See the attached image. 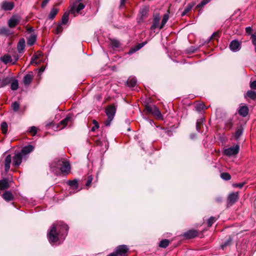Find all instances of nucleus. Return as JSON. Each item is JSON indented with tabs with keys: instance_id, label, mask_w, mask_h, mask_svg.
Returning <instances> with one entry per match:
<instances>
[{
	"instance_id": "72a5a7b5",
	"label": "nucleus",
	"mask_w": 256,
	"mask_h": 256,
	"mask_svg": "<svg viewBox=\"0 0 256 256\" xmlns=\"http://www.w3.org/2000/svg\"><path fill=\"white\" fill-rule=\"evenodd\" d=\"M154 108H156V106L154 105H150V104H146L145 106V110L150 114H152L154 112Z\"/></svg>"
},
{
	"instance_id": "7c9ffc66",
	"label": "nucleus",
	"mask_w": 256,
	"mask_h": 256,
	"mask_svg": "<svg viewBox=\"0 0 256 256\" xmlns=\"http://www.w3.org/2000/svg\"><path fill=\"white\" fill-rule=\"evenodd\" d=\"M18 88V82L17 80H14L12 82L10 85V88L12 90H16Z\"/></svg>"
},
{
	"instance_id": "6ab92c4d",
	"label": "nucleus",
	"mask_w": 256,
	"mask_h": 256,
	"mask_svg": "<svg viewBox=\"0 0 256 256\" xmlns=\"http://www.w3.org/2000/svg\"><path fill=\"white\" fill-rule=\"evenodd\" d=\"M248 108L246 106H242L240 108L238 114L241 116L245 117L248 114Z\"/></svg>"
},
{
	"instance_id": "09e8293b",
	"label": "nucleus",
	"mask_w": 256,
	"mask_h": 256,
	"mask_svg": "<svg viewBox=\"0 0 256 256\" xmlns=\"http://www.w3.org/2000/svg\"><path fill=\"white\" fill-rule=\"evenodd\" d=\"M9 30L6 27H2L0 28V34H6L7 35L8 34Z\"/></svg>"
},
{
	"instance_id": "69168bd1",
	"label": "nucleus",
	"mask_w": 256,
	"mask_h": 256,
	"mask_svg": "<svg viewBox=\"0 0 256 256\" xmlns=\"http://www.w3.org/2000/svg\"><path fill=\"white\" fill-rule=\"evenodd\" d=\"M108 256H118V254H116V252L115 250L114 252L108 254Z\"/></svg>"
},
{
	"instance_id": "338daca9",
	"label": "nucleus",
	"mask_w": 256,
	"mask_h": 256,
	"mask_svg": "<svg viewBox=\"0 0 256 256\" xmlns=\"http://www.w3.org/2000/svg\"><path fill=\"white\" fill-rule=\"evenodd\" d=\"M126 0H120V6H122L124 5Z\"/></svg>"
},
{
	"instance_id": "774afa93",
	"label": "nucleus",
	"mask_w": 256,
	"mask_h": 256,
	"mask_svg": "<svg viewBox=\"0 0 256 256\" xmlns=\"http://www.w3.org/2000/svg\"><path fill=\"white\" fill-rule=\"evenodd\" d=\"M222 200V198L220 197H218L216 198V201L218 202H221Z\"/></svg>"
},
{
	"instance_id": "412c9836",
	"label": "nucleus",
	"mask_w": 256,
	"mask_h": 256,
	"mask_svg": "<svg viewBox=\"0 0 256 256\" xmlns=\"http://www.w3.org/2000/svg\"><path fill=\"white\" fill-rule=\"evenodd\" d=\"M25 48V40L24 39L20 38L17 45V49L19 52H22Z\"/></svg>"
},
{
	"instance_id": "de8ad7c7",
	"label": "nucleus",
	"mask_w": 256,
	"mask_h": 256,
	"mask_svg": "<svg viewBox=\"0 0 256 256\" xmlns=\"http://www.w3.org/2000/svg\"><path fill=\"white\" fill-rule=\"evenodd\" d=\"M216 220V217L211 216L210 218H208V226H211L212 224L214 223V222Z\"/></svg>"
},
{
	"instance_id": "6e6d98bb",
	"label": "nucleus",
	"mask_w": 256,
	"mask_h": 256,
	"mask_svg": "<svg viewBox=\"0 0 256 256\" xmlns=\"http://www.w3.org/2000/svg\"><path fill=\"white\" fill-rule=\"evenodd\" d=\"M62 31V24H59L56 26V34H59Z\"/></svg>"
},
{
	"instance_id": "0e129e2a",
	"label": "nucleus",
	"mask_w": 256,
	"mask_h": 256,
	"mask_svg": "<svg viewBox=\"0 0 256 256\" xmlns=\"http://www.w3.org/2000/svg\"><path fill=\"white\" fill-rule=\"evenodd\" d=\"M26 32L28 33H32L34 30V28L32 27H28L27 26L26 28Z\"/></svg>"
},
{
	"instance_id": "393cba45",
	"label": "nucleus",
	"mask_w": 256,
	"mask_h": 256,
	"mask_svg": "<svg viewBox=\"0 0 256 256\" xmlns=\"http://www.w3.org/2000/svg\"><path fill=\"white\" fill-rule=\"evenodd\" d=\"M67 184L74 190H76L78 188V180H68Z\"/></svg>"
},
{
	"instance_id": "a878e982",
	"label": "nucleus",
	"mask_w": 256,
	"mask_h": 256,
	"mask_svg": "<svg viewBox=\"0 0 256 256\" xmlns=\"http://www.w3.org/2000/svg\"><path fill=\"white\" fill-rule=\"evenodd\" d=\"M0 60L4 64H7L8 63L12 61V57L9 54H5L0 58Z\"/></svg>"
},
{
	"instance_id": "cd10ccee",
	"label": "nucleus",
	"mask_w": 256,
	"mask_h": 256,
	"mask_svg": "<svg viewBox=\"0 0 256 256\" xmlns=\"http://www.w3.org/2000/svg\"><path fill=\"white\" fill-rule=\"evenodd\" d=\"M36 36L34 34H32L28 40V45H29L30 46H32L36 42Z\"/></svg>"
},
{
	"instance_id": "0eeeda50",
	"label": "nucleus",
	"mask_w": 256,
	"mask_h": 256,
	"mask_svg": "<svg viewBox=\"0 0 256 256\" xmlns=\"http://www.w3.org/2000/svg\"><path fill=\"white\" fill-rule=\"evenodd\" d=\"M21 16L18 14H14L8 20V25L10 28H14L20 22Z\"/></svg>"
},
{
	"instance_id": "2f4dec72",
	"label": "nucleus",
	"mask_w": 256,
	"mask_h": 256,
	"mask_svg": "<svg viewBox=\"0 0 256 256\" xmlns=\"http://www.w3.org/2000/svg\"><path fill=\"white\" fill-rule=\"evenodd\" d=\"M169 244H170L169 240H166V239H164V240H162L160 242L159 244V246L160 248H166L169 245Z\"/></svg>"
},
{
	"instance_id": "58836bf2",
	"label": "nucleus",
	"mask_w": 256,
	"mask_h": 256,
	"mask_svg": "<svg viewBox=\"0 0 256 256\" xmlns=\"http://www.w3.org/2000/svg\"><path fill=\"white\" fill-rule=\"evenodd\" d=\"M11 106L14 112H18L20 108V104L17 102H14L12 104Z\"/></svg>"
},
{
	"instance_id": "9b49d317",
	"label": "nucleus",
	"mask_w": 256,
	"mask_h": 256,
	"mask_svg": "<svg viewBox=\"0 0 256 256\" xmlns=\"http://www.w3.org/2000/svg\"><path fill=\"white\" fill-rule=\"evenodd\" d=\"M229 48L232 52H237L240 48V44L238 40H233L230 42Z\"/></svg>"
},
{
	"instance_id": "f8f14e48",
	"label": "nucleus",
	"mask_w": 256,
	"mask_h": 256,
	"mask_svg": "<svg viewBox=\"0 0 256 256\" xmlns=\"http://www.w3.org/2000/svg\"><path fill=\"white\" fill-rule=\"evenodd\" d=\"M2 198L7 202L12 201L14 199V196L10 190H6L2 194Z\"/></svg>"
},
{
	"instance_id": "052dcab7",
	"label": "nucleus",
	"mask_w": 256,
	"mask_h": 256,
	"mask_svg": "<svg viewBox=\"0 0 256 256\" xmlns=\"http://www.w3.org/2000/svg\"><path fill=\"white\" fill-rule=\"evenodd\" d=\"M250 87L252 89L256 90V80L250 83Z\"/></svg>"
},
{
	"instance_id": "473e14b6",
	"label": "nucleus",
	"mask_w": 256,
	"mask_h": 256,
	"mask_svg": "<svg viewBox=\"0 0 256 256\" xmlns=\"http://www.w3.org/2000/svg\"><path fill=\"white\" fill-rule=\"evenodd\" d=\"M168 18H169V16H168V14H164V16L162 18V24H161L160 26V29H162V28H164V25L166 24L168 22Z\"/></svg>"
},
{
	"instance_id": "79ce46f5",
	"label": "nucleus",
	"mask_w": 256,
	"mask_h": 256,
	"mask_svg": "<svg viewBox=\"0 0 256 256\" xmlns=\"http://www.w3.org/2000/svg\"><path fill=\"white\" fill-rule=\"evenodd\" d=\"M233 126V122L231 119L228 120L225 123V128L227 130H230Z\"/></svg>"
},
{
	"instance_id": "2eb2a0df",
	"label": "nucleus",
	"mask_w": 256,
	"mask_h": 256,
	"mask_svg": "<svg viewBox=\"0 0 256 256\" xmlns=\"http://www.w3.org/2000/svg\"><path fill=\"white\" fill-rule=\"evenodd\" d=\"M33 73L32 72L26 74L23 78V82L25 86H28L31 82L33 78Z\"/></svg>"
},
{
	"instance_id": "4be33fe9",
	"label": "nucleus",
	"mask_w": 256,
	"mask_h": 256,
	"mask_svg": "<svg viewBox=\"0 0 256 256\" xmlns=\"http://www.w3.org/2000/svg\"><path fill=\"white\" fill-rule=\"evenodd\" d=\"M10 184L8 180L6 178L0 180V190H4L9 188Z\"/></svg>"
},
{
	"instance_id": "4468645a",
	"label": "nucleus",
	"mask_w": 256,
	"mask_h": 256,
	"mask_svg": "<svg viewBox=\"0 0 256 256\" xmlns=\"http://www.w3.org/2000/svg\"><path fill=\"white\" fill-rule=\"evenodd\" d=\"M14 7V4L12 2L4 1L2 4V8L4 10H11Z\"/></svg>"
},
{
	"instance_id": "49530a36",
	"label": "nucleus",
	"mask_w": 256,
	"mask_h": 256,
	"mask_svg": "<svg viewBox=\"0 0 256 256\" xmlns=\"http://www.w3.org/2000/svg\"><path fill=\"white\" fill-rule=\"evenodd\" d=\"M211 0H202L196 6V8H202L206 4L208 3Z\"/></svg>"
},
{
	"instance_id": "bb28decb",
	"label": "nucleus",
	"mask_w": 256,
	"mask_h": 256,
	"mask_svg": "<svg viewBox=\"0 0 256 256\" xmlns=\"http://www.w3.org/2000/svg\"><path fill=\"white\" fill-rule=\"evenodd\" d=\"M129 87L133 88L136 84V80L135 78H130L127 81Z\"/></svg>"
},
{
	"instance_id": "4d7b16f0",
	"label": "nucleus",
	"mask_w": 256,
	"mask_h": 256,
	"mask_svg": "<svg viewBox=\"0 0 256 256\" xmlns=\"http://www.w3.org/2000/svg\"><path fill=\"white\" fill-rule=\"evenodd\" d=\"M250 38L253 45L256 48V36L252 34Z\"/></svg>"
},
{
	"instance_id": "680f3d73",
	"label": "nucleus",
	"mask_w": 256,
	"mask_h": 256,
	"mask_svg": "<svg viewBox=\"0 0 256 256\" xmlns=\"http://www.w3.org/2000/svg\"><path fill=\"white\" fill-rule=\"evenodd\" d=\"M252 28L250 26L246 27V32L248 34H250L252 33Z\"/></svg>"
},
{
	"instance_id": "20e7f679",
	"label": "nucleus",
	"mask_w": 256,
	"mask_h": 256,
	"mask_svg": "<svg viewBox=\"0 0 256 256\" xmlns=\"http://www.w3.org/2000/svg\"><path fill=\"white\" fill-rule=\"evenodd\" d=\"M84 8L85 4L82 2H74L70 6V12L73 14L74 16H76V14Z\"/></svg>"
},
{
	"instance_id": "c756f323",
	"label": "nucleus",
	"mask_w": 256,
	"mask_h": 256,
	"mask_svg": "<svg viewBox=\"0 0 256 256\" xmlns=\"http://www.w3.org/2000/svg\"><path fill=\"white\" fill-rule=\"evenodd\" d=\"M58 10L56 8H52L48 16V18L50 20H53L58 13Z\"/></svg>"
},
{
	"instance_id": "13d9d810",
	"label": "nucleus",
	"mask_w": 256,
	"mask_h": 256,
	"mask_svg": "<svg viewBox=\"0 0 256 256\" xmlns=\"http://www.w3.org/2000/svg\"><path fill=\"white\" fill-rule=\"evenodd\" d=\"M244 182H242V183H240V184H232V186L233 187H234V188H242L244 186Z\"/></svg>"
},
{
	"instance_id": "a18cd8bd",
	"label": "nucleus",
	"mask_w": 256,
	"mask_h": 256,
	"mask_svg": "<svg viewBox=\"0 0 256 256\" xmlns=\"http://www.w3.org/2000/svg\"><path fill=\"white\" fill-rule=\"evenodd\" d=\"M28 132L30 133L32 136H34L37 132V128L34 126H31L28 130Z\"/></svg>"
},
{
	"instance_id": "8fccbe9b",
	"label": "nucleus",
	"mask_w": 256,
	"mask_h": 256,
	"mask_svg": "<svg viewBox=\"0 0 256 256\" xmlns=\"http://www.w3.org/2000/svg\"><path fill=\"white\" fill-rule=\"evenodd\" d=\"M112 44L114 47L115 48H119L120 46V42L116 40H112Z\"/></svg>"
},
{
	"instance_id": "5701e85b",
	"label": "nucleus",
	"mask_w": 256,
	"mask_h": 256,
	"mask_svg": "<svg viewBox=\"0 0 256 256\" xmlns=\"http://www.w3.org/2000/svg\"><path fill=\"white\" fill-rule=\"evenodd\" d=\"M146 42H144L141 44H138L134 48H131L128 52V54H134V52H136V51L140 50L146 44Z\"/></svg>"
},
{
	"instance_id": "f3484780",
	"label": "nucleus",
	"mask_w": 256,
	"mask_h": 256,
	"mask_svg": "<svg viewBox=\"0 0 256 256\" xmlns=\"http://www.w3.org/2000/svg\"><path fill=\"white\" fill-rule=\"evenodd\" d=\"M198 232L196 230H190L184 234V236L186 238H192L196 236Z\"/></svg>"
},
{
	"instance_id": "f03ea898",
	"label": "nucleus",
	"mask_w": 256,
	"mask_h": 256,
	"mask_svg": "<svg viewBox=\"0 0 256 256\" xmlns=\"http://www.w3.org/2000/svg\"><path fill=\"white\" fill-rule=\"evenodd\" d=\"M68 226L62 222H59L56 225L54 224L51 226L47 236L49 242L52 244H54L58 240L59 234L62 233V236H66L68 234Z\"/></svg>"
},
{
	"instance_id": "e2e57ef3",
	"label": "nucleus",
	"mask_w": 256,
	"mask_h": 256,
	"mask_svg": "<svg viewBox=\"0 0 256 256\" xmlns=\"http://www.w3.org/2000/svg\"><path fill=\"white\" fill-rule=\"evenodd\" d=\"M50 0H44L41 4L42 8H44L46 6L48 2Z\"/></svg>"
},
{
	"instance_id": "4c0bfd02",
	"label": "nucleus",
	"mask_w": 256,
	"mask_h": 256,
	"mask_svg": "<svg viewBox=\"0 0 256 256\" xmlns=\"http://www.w3.org/2000/svg\"><path fill=\"white\" fill-rule=\"evenodd\" d=\"M246 95L248 98H250L254 100H256V92L254 91H252V90L248 91L246 93Z\"/></svg>"
},
{
	"instance_id": "bf43d9fd",
	"label": "nucleus",
	"mask_w": 256,
	"mask_h": 256,
	"mask_svg": "<svg viewBox=\"0 0 256 256\" xmlns=\"http://www.w3.org/2000/svg\"><path fill=\"white\" fill-rule=\"evenodd\" d=\"M204 108V104H200L196 106V110L198 111H200L202 110Z\"/></svg>"
},
{
	"instance_id": "f257e3e1",
	"label": "nucleus",
	"mask_w": 256,
	"mask_h": 256,
	"mask_svg": "<svg viewBox=\"0 0 256 256\" xmlns=\"http://www.w3.org/2000/svg\"><path fill=\"white\" fill-rule=\"evenodd\" d=\"M51 171L56 176L66 175L70 171L69 162L64 158H56L50 164Z\"/></svg>"
},
{
	"instance_id": "423d86ee",
	"label": "nucleus",
	"mask_w": 256,
	"mask_h": 256,
	"mask_svg": "<svg viewBox=\"0 0 256 256\" xmlns=\"http://www.w3.org/2000/svg\"><path fill=\"white\" fill-rule=\"evenodd\" d=\"M239 198L238 192H232L230 193L227 198V206L230 207L232 206Z\"/></svg>"
},
{
	"instance_id": "3c124183",
	"label": "nucleus",
	"mask_w": 256,
	"mask_h": 256,
	"mask_svg": "<svg viewBox=\"0 0 256 256\" xmlns=\"http://www.w3.org/2000/svg\"><path fill=\"white\" fill-rule=\"evenodd\" d=\"M92 123L94 126L92 128L91 130L92 132H94L95 131L96 129H97L99 128V125L98 122L95 120H92Z\"/></svg>"
},
{
	"instance_id": "ddd939ff",
	"label": "nucleus",
	"mask_w": 256,
	"mask_h": 256,
	"mask_svg": "<svg viewBox=\"0 0 256 256\" xmlns=\"http://www.w3.org/2000/svg\"><path fill=\"white\" fill-rule=\"evenodd\" d=\"M160 19V18L159 14H156L154 16L153 24L150 27L152 30H154L158 26Z\"/></svg>"
},
{
	"instance_id": "603ef678",
	"label": "nucleus",
	"mask_w": 256,
	"mask_h": 256,
	"mask_svg": "<svg viewBox=\"0 0 256 256\" xmlns=\"http://www.w3.org/2000/svg\"><path fill=\"white\" fill-rule=\"evenodd\" d=\"M92 180H93V178L92 175L88 176V180H87L86 182V186H90Z\"/></svg>"
},
{
	"instance_id": "39448f33",
	"label": "nucleus",
	"mask_w": 256,
	"mask_h": 256,
	"mask_svg": "<svg viewBox=\"0 0 256 256\" xmlns=\"http://www.w3.org/2000/svg\"><path fill=\"white\" fill-rule=\"evenodd\" d=\"M239 151V145L236 144L233 146L224 149V154L228 156H232L237 154Z\"/></svg>"
},
{
	"instance_id": "b1692460",
	"label": "nucleus",
	"mask_w": 256,
	"mask_h": 256,
	"mask_svg": "<svg viewBox=\"0 0 256 256\" xmlns=\"http://www.w3.org/2000/svg\"><path fill=\"white\" fill-rule=\"evenodd\" d=\"M195 4L196 3L194 2L188 4V6H186V8H184V10L181 14V16H183L186 14L188 13L192 10V8L195 5Z\"/></svg>"
},
{
	"instance_id": "a19ab883",
	"label": "nucleus",
	"mask_w": 256,
	"mask_h": 256,
	"mask_svg": "<svg viewBox=\"0 0 256 256\" xmlns=\"http://www.w3.org/2000/svg\"><path fill=\"white\" fill-rule=\"evenodd\" d=\"M220 177L224 180H230L231 176L228 172H222L220 174Z\"/></svg>"
},
{
	"instance_id": "aec40b11",
	"label": "nucleus",
	"mask_w": 256,
	"mask_h": 256,
	"mask_svg": "<svg viewBox=\"0 0 256 256\" xmlns=\"http://www.w3.org/2000/svg\"><path fill=\"white\" fill-rule=\"evenodd\" d=\"M34 149V147L32 145L26 146L22 148L20 153L22 154H26L32 152Z\"/></svg>"
},
{
	"instance_id": "6e6552de",
	"label": "nucleus",
	"mask_w": 256,
	"mask_h": 256,
	"mask_svg": "<svg viewBox=\"0 0 256 256\" xmlns=\"http://www.w3.org/2000/svg\"><path fill=\"white\" fill-rule=\"evenodd\" d=\"M148 8L144 6L140 9V14L138 18V22L141 24L144 22V20L148 16Z\"/></svg>"
},
{
	"instance_id": "7ed1b4c3",
	"label": "nucleus",
	"mask_w": 256,
	"mask_h": 256,
	"mask_svg": "<svg viewBox=\"0 0 256 256\" xmlns=\"http://www.w3.org/2000/svg\"><path fill=\"white\" fill-rule=\"evenodd\" d=\"M116 106L114 104H110L107 106L106 109V113L108 119L104 122L105 126H108L110 125L116 112Z\"/></svg>"
},
{
	"instance_id": "5fc2aeb1",
	"label": "nucleus",
	"mask_w": 256,
	"mask_h": 256,
	"mask_svg": "<svg viewBox=\"0 0 256 256\" xmlns=\"http://www.w3.org/2000/svg\"><path fill=\"white\" fill-rule=\"evenodd\" d=\"M38 58V55L36 54H35L32 57V58H31V60H30V64H37V63L36 62V59Z\"/></svg>"
},
{
	"instance_id": "dca6fc26",
	"label": "nucleus",
	"mask_w": 256,
	"mask_h": 256,
	"mask_svg": "<svg viewBox=\"0 0 256 256\" xmlns=\"http://www.w3.org/2000/svg\"><path fill=\"white\" fill-rule=\"evenodd\" d=\"M12 162V157L10 154L6 156L4 160V170L6 172H8L10 168V164Z\"/></svg>"
},
{
	"instance_id": "1a4fd4ad",
	"label": "nucleus",
	"mask_w": 256,
	"mask_h": 256,
	"mask_svg": "<svg viewBox=\"0 0 256 256\" xmlns=\"http://www.w3.org/2000/svg\"><path fill=\"white\" fill-rule=\"evenodd\" d=\"M22 154L20 152L16 154L13 158L12 165L16 167H18L22 163Z\"/></svg>"
},
{
	"instance_id": "c9c22d12",
	"label": "nucleus",
	"mask_w": 256,
	"mask_h": 256,
	"mask_svg": "<svg viewBox=\"0 0 256 256\" xmlns=\"http://www.w3.org/2000/svg\"><path fill=\"white\" fill-rule=\"evenodd\" d=\"M232 238L229 237V238L222 244L221 246L222 250H224L226 246H230L232 242Z\"/></svg>"
},
{
	"instance_id": "9d476101",
	"label": "nucleus",
	"mask_w": 256,
	"mask_h": 256,
	"mask_svg": "<svg viewBox=\"0 0 256 256\" xmlns=\"http://www.w3.org/2000/svg\"><path fill=\"white\" fill-rule=\"evenodd\" d=\"M128 248L126 245H120L116 248V252H118L122 256H126Z\"/></svg>"
},
{
	"instance_id": "864d4df0",
	"label": "nucleus",
	"mask_w": 256,
	"mask_h": 256,
	"mask_svg": "<svg viewBox=\"0 0 256 256\" xmlns=\"http://www.w3.org/2000/svg\"><path fill=\"white\" fill-rule=\"evenodd\" d=\"M220 36V34L218 31L214 32L212 36H210V39H216L217 40Z\"/></svg>"
},
{
	"instance_id": "f704fd0d",
	"label": "nucleus",
	"mask_w": 256,
	"mask_h": 256,
	"mask_svg": "<svg viewBox=\"0 0 256 256\" xmlns=\"http://www.w3.org/2000/svg\"><path fill=\"white\" fill-rule=\"evenodd\" d=\"M70 116H67L64 119L60 122V124L62 125V128H64L68 124V122L70 121Z\"/></svg>"
},
{
	"instance_id": "c85d7f7f",
	"label": "nucleus",
	"mask_w": 256,
	"mask_h": 256,
	"mask_svg": "<svg viewBox=\"0 0 256 256\" xmlns=\"http://www.w3.org/2000/svg\"><path fill=\"white\" fill-rule=\"evenodd\" d=\"M243 131H244V129L242 126H240V127H239L237 128V130H236V132H235V136H234L236 139L238 140L240 138V136L242 135V134L243 133Z\"/></svg>"
},
{
	"instance_id": "37998d69",
	"label": "nucleus",
	"mask_w": 256,
	"mask_h": 256,
	"mask_svg": "<svg viewBox=\"0 0 256 256\" xmlns=\"http://www.w3.org/2000/svg\"><path fill=\"white\" fill-rule=\"evenodd\" d=\"M68 20V14L66 12H65L62 17V24H67Z\"/></svg>"
},
{
	"instance_id": "c03bdc74",
	"label": "nucleus",
	"mask_w": 256,
	"mask_h": 256,
	"mask_svg": "<svg viewBox=\"0 0 256 256\" xmlns=\"http://www.w3.org/2000/svg\"><path fill=\"white\" fill-rule=\"evenodd\" d=\"M152 114L156 116L158 118H160L162 117L161 112L157 107L154 108V112Z\"/></svg>"
},
{
	"instance_id": "a211bd4d",
	"label": "nucleus",
	"mask_w": 256,
	"mask_h": 256,
	"mask_svg": "<svg viewBox=\"0 0 256 256\" xmlns=\"http://www.w3.org/2000/svg\"><path fill=\"white\" fill-rule=\"evenodd\" d=\"M12 80V77H6L3 79L0 78V88L6 86Z\"/></svg>"
},
{
	"instance_id": "ea45409f",
	"label": "nucleus",
	"mask_w": 256,
	"mask_h": 256,
	"mask_svg": "<svg viewBox=\"0 0 256 256\" xmlns=\"http://www.w3.org/2000/svg\"><path fill=\"white\" fill-rule=\"evenodd\" d=\"M204 120V119L202 118L198 120L196 122V128L198 132H200V126L202 125Z\"/></svg>"
},
{
	"instance_id": "e433bc0d",
	"label": "nucleus",
	"mask_w": 256,
	"mask_h": 256,
	"mask_svg": "<svg viewBox=\"0 0 256 256\" xmlns=\"http://www.w3.org/2000/svg\"><path fill=\"white\" fill-rule=\"evenodd\" d=\"M1 130L3 134H6L8 131V126L6 122H2L0 126Z\"/></svg>"
}]
</instances>
